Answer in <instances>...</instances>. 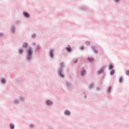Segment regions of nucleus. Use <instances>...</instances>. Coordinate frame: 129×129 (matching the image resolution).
I'll list each match as a JSON object with an SVG mask.
<instances>
[{"instance_id": "nucleus-1", "label": "nucleus", "mask_w": 129, "mask_h": 129, "mask_svg": "<svg viewBox=\"0 0 129 129\" xmlns=\"http://www.w3.org/2000/svg\"><path fill=\"white\" fill-rule=\"evenodd\" d=\"M33 53V52H32V50L31 49H29L28 50V54H29V56L28 57V59L30 60V59H31V57L32 56L31 55Z\"/></svg>"}, {"instance_id": "nucleus-2", "label": "nucleus", "mask_w": 129, "mask_h": 129, "mask_svg": "<svg viewBox=\"0 0 129 129\" xmlns=\"http://www.w3.org/2000/svg\"><path fill=\"white\" fill-rule=\"evenodd\" d=\"M24 15L27 18H28V17H30V14H29V13H28V12H24Z\"/></svg>"}, {"instance_id": "nucleus-3", "label": "nucleus", "mask_w": 129, "mask_h": 129, "mask_svg": "<svg viewBox=\"0 0 129 129\" xmlns=\"http://www.w3.org/2000/svg\"><path fill=\"white\" fill-rule=\"evenodd\" d=\"M103 70H104V68H103L102 69H101L100 71L98 72V74H100L101 73H103Z\"/></svg>"}, {"instance_id": "nucleus-4", "label": "nucleus", "mask_w": 129, "mask_h": 129, "mask_svg": "<svg viewBox=\"0 0 129 129\" xmlns=\"http://www.w3.org/2000/svg\"><path fill=\"white\" fill-rule=\"evenodd\" d=\"M46 103L47 104H48V105H50V104H52V101L48 100H46Z\"/></svg>"}, {"instance_id": "nucleus-5", "label": "nucleus", "mask_w": 129, "mask_h": 129, "mask_svg": "<svg viewBox=\"0 0 129 129\" xmlns=\"http://www.w3.org/2000/svg\"><path fill=\"white\" fill-rule=\"evenodd\" d=\"M65 114H66L67 115H69L70 114V112L67 110H66L65 111Z\"/></svg>"}, {"instance_id": "nucleus-6", "label": "nucleus", "mask_w": 129, "mask_h": 129, "mask_svg": "<svg viewBox=\"0 0 129 129\" xmlns=\"http://www.w3.org/2000/svg\"><path fill=\"white\" fill-rule=\"evenodd\" d=\"M27 46H28V43H24L23 45V47L24 48H27Z\"/></svg>"}, {"instance_id": "nucleus-7", "label": "nucleus", "mask_w": 129, "mask_h": 129, "mask_svg": "<svg viewBox=\"0 0 129 129\" xmlns=\"http://www.w3.org/2000/svg\"><path fill=\"white\" fill-rule=\"evenodd\" d=\"M88 60H89L90 61V62H92V61H93V58H92V57H89L88 58Z\"/></svg>"}, {"instance_id": "nucleus-8", "label": "nucleus", "mask_w": 129, "mask_h": 129, "mask_svg": "<svg viewBox=\"0 0 129 129\" xmlns=\"http://www.w3.org/2000/svg\"><path fill=\"white\" fill-rule=\"evenodd\" d=\"M110 74L111 75H113V74H114V71H113V70L111 71Z\"/></svg>"}, {"instance_id": "nucleus-9", "label": "nucleus", "mask_w": 129, "mask_h": 129, "mask_svg": "<svg viewBox=\"0 0 129 129\" xmlns=\"http://www.w3.org/2000/svg\"><path fill=\"white\" fill-rule=\"evenodd\" d=\"M10 126H11L12 129L15 128V125H14V124H11Z\"/></svg>"}, {"instance_id": "nucleus-10", "label": "nucleus", "mask_w": 129, "mask_h": 129, "mask_svg": "<svg viewBox=\"0 0 129 129\" xmlns=\"http://www.w3.org/2000/svg\"><path fill=\"white\" fill-rule=\"evenodd\" d=\"M84 74H85V70H83L82 71V75H84Z\"/></svg>"}, {"instance_id": "nucleus-11", "label": "nucleus", "mask_w": 129, "mask_h": 129, "mask_svg": "<svg viewBox=\"0 0 129 129\" xmlns=\"http://www.w3.org/2000/svg\"><path fill=\"white\" fill-rule=\"evenodd\" d=\"M60 65L61 68H63V67H64V63H63V62L60 63Z\"/></svg>"}, {"instance_id": "nucleus-12", "label": "nucleus", "mask_w": 129, "mask_h": 129, "mask_svg": "<svg viewBox=\"0 0 129 129\" xmlns=\"http://www.w3.org/2000/svg\"><path fill=\"white\" fill-rule=\"evenodd\" d=\"M109 68L110 69H112V68H113V66H112V64H110L109 66Z\"/></svg>"}, {"instance_id": "nucleus-13", "label": "nucleus", "mask_w": 129, "mask_h": 129, "mask_svg": "<svg viewBox=\"0 0 129 129\" xmlns=\"http://www.w3.org/2000/svg\"><path fill=\"white\" fill-rule=\"evenodd\" d=\"M67 50L69 52H70L71 51V48L70 47H67Z\"/></svg>"}, {"instance_id": "nucleus-14", "label": "nucleus", "mask_w": 129, "mask_h": 129, "mask_svg": "<svg viewBox=\"0 0 129 129\" xmlns=\"http://www.w3.org/2000/svg\"><path fill=\"white\" fill-rule=\"evenodd\" d=\"M50 56L51 57L53 56V52L52 51H50Z\"/></svg>"}, {"instance_id": "nucleus-15", "label": "nucleus", "mask_w": 129, "mask_h": 129, "mask_svg": "<svg viewBox=\"0 0 129 129\" xmlns=\"http://www.w3.org/2000/svg\"><path fill=\"white\" fill-rule=\"evenodd\" d=\"M126 75H129V70H127V71L126 72Z\"/></svg>"}, {"instance_id": "nucleus-16", "label": "nucleus", "mask_w": 129, "mask_h": 129, "mask_svg": "<svg viewBox=\"0 0 129 129\" xmlns=\"http://www.w3.org/2000/svg\"><path fill=\"white\" fill-rule=\"evenodd\" d=\"M60 75L61 77H64V75L60 72Z\"/></svg>"}, {"instance_id": "nucleus-17", "label": "nucleus", "mask_w": 129, "mask_h": 129, "mask_svg": "<svg viewBox=\"0 0 129 129\" xmlns=\"http://www.w3.org/2000/svg\"><path fill=\"white\" fill-rule=\"evenodd\" d=\"M3 83H5V82H6V79H4L2 80Z\"/></svg>"}, {"instance_id": "nucleus-18", "label": "nucleus", "mask_w": 129, "mask_h": 129, "mask_svg": "<svg viewBox=\"0 0 129 129\" xmlns=\"http://www.w3.org/2000/svg\"><path fill=\"white\" fill-rule=\"evenodd\" d=\"M90 42H89V41L86 42V45H90Z\"/></svg>"}, {"instance_id": "nucleus-19", "label": "nucleus", "mask_w": 129, "mask_h": 129, "mask_svg": "<svg viewBox=\"0 0 129 129\" xmlns=\"http://www.w3.org/2000/svg\"><path fill=\"white\" fill-rule=\"evenodd\" d=\"M119 81L120 82H122V78H120L119 79Z\"/></svg>"}, {"instance_id": "nucleus-20", "label": "nucleus", "mask_w": 129, "mask_h": 129, "mask_svg": "<svg viewBox=\"0 0 129 129\" xmlns=\"http://www.w3.org/2000/svg\"><path fill=\"white\" fill-rule=\"evenodd\" d=\"M110 89H111V88H110V87H109V88H108V92H109L110 91Z\"/></svg>"}, {"instance_id": "nucleus-21", "label": "nucleus", "mask_w": 129, "mask_h": 129, "mask_svg": "<svg viewBox=\"0 0 129 129\" xmlns=\"http://www.w3.org/2000/svg\"><path fill=\"white\" fill-rule=\"evenodd\" d=\"M2 36H4V34L3 33H0V37Z\"/></svg>"}, {"instance_id": "nucleus-22", "label": "nucleus", "mask_w": 129, "mask_h": 129, "mask_svg": "<svg viewBox=\"0 0 129 129\" xmlns=\"http://www.w3.org/2000/svg\"><path fill=\"white\" fill-rule=\"evenodd\" d=\"M19 53H22V49H19Z\"/></svg>"}, {"instance_id": "nucleus-23", "label": "nucleus", "mask_w": 129, "mask_h": 129, "mask_svg": "<svg viewBox=\"0 0 129 129\" xmlns=\"http://www.w3.org/2000/svg\"><path fill=\"white\" fill-rule=\"evenodd\" d=\"M92 86H93V85L92 84H91V85H90V87H91V88H92Z\"/></svg>"}, {"instance_id": "nucleus-24", "label": "nucleus", "mask_w": 129, "mask_h": 129, "mask_svg": "<svg viewBox=\"0 0 129 129\" xmlns=\"http://www.w3.org/2000/svg\"><path fill=\"white\" fill-rule=\"evenodd\" d=\"M81 49H82V50H83L84 47H81Z\"/></svg>"}, {"instance_id": "nucleus-25", "label": "nucleus", "mask_w": 129, "mask_h": 129, "mask_svg": "<svg viewBox=\"0 0 129 129\" xmlns=\"http://www.w3.org/2000/svg\"><path fill=\"white\" fill-rule=\"evenodd\" d=\"M75 63H77V61H75Z\"/></svg>"}, {"instance_id": "nucleus-26", "label": "nucleus", "mask_w": 129, "mask_h": 129, "mask_svg": "<svg viewBox=\"0 0 129 129\" xmlns=\"http://www.w3.org/2000/svg\"><path fill=\"white\" fill-rule=\"evenodd\" d=\"M118 0H115L116 2H117Z\"/></svg>"}, {"instance_id": "nucleus-27", "label": "nucleus", "mask_w": 129, "mask_h": 129, "mask_svg": "<svg viewBox=\"0 0 129 129\" xmlns=\"http://www.w3.org/2000/svg\"><path fill=\"white\" fill-rule=\"evenodd\" d=\"M95 53H96V50H95Z\"/></svg>"}]
</instances>
